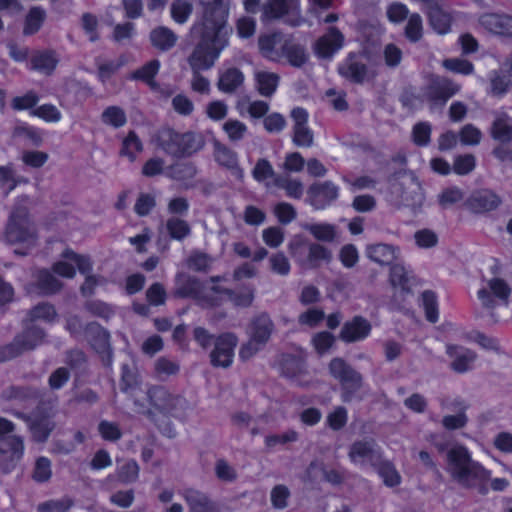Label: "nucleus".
Listing matches in <instances>:
<instances>
[{"label": "nucleus", "instance_id": "nucleus-1", "mask_svg": "<svg viewBox=\"0 0 512 512\" xmlns=\"http://www.w3.org/2000/svg\"><path fill=\"white\" fill-rule=\"evenodd\" d=\"M202 7L201 18L191 28L196 44L188 63L193 71L192 90L206 94L210 91V83L200 71L210 69L229 43V5L225 0H211L202 2Z\"/></svg>", "mask_w": 512, "mask_h": 512}, {"label": "nucleus", "instance_id": "nucleus-2", "mask_svg": "<svg viewBox=\"0 0 512 512\" xmlns=\"http://www.w3.org/2000/svg\"><path fill=\"white\" fill-rule=\"evenodd\" d=\"M156 144L165 154L176 158H188L204 146L203 138L193 132H178L171 127L160 129L156 135Z\"/></svg>", "mask_w": 512, "mask_h": 512}, {"label": "nucleus", "instance_id": "nucleus-3", "mask_svg": "<svg viewBox=\"0 0 512 512\" xmlns=\"http://www.w3.org/2000/svg\"><path fill=\"white\" fill-rule=\"evenodd\" d=\"M447 461L453 477L460 482L468 479L486 481L490 477V471L479 462L473 461L465 446L451 448L447 453Z\"/></svg>", "mask_w": 512, "mask_h": 512}, {"label": "nucleus", "instance_id": "nucleus-4", "mask_svg": "<svg viewBox=\"0 0 512 512\" xmlns=\"http://www.w3.org/2000/svg\"><path fill=\"white\" fill-rule=\"evenodd\" d=\"M174 296L180 299H193L203 309H213L223 305L224 299L221 296H214V293H206L204 284L194 276L177 274L175 280Z\"/></svg>", "mask_w": 512, "mask_h": 512}, {"label": "nucleus", "instance_id": "nucleus-5", "mask_svg": "<svg viewBox=\"0 0 512 512\" xmlns=\"http://www.w3.org/2000/svg\"><path fill=\"white\" fill-rule=\"evenodd\" d=\"M28 199L26 195L18 197L10 212L5 228V238L11 244L28 242L35 238L34 233L29 228L30 211Z\"/></svg>", "mask_w": 512, "mask_h": 512}, {"label": "nucleus", "instance_id": "nucleus-6", "mask_svg": "<svg viewBox=\"0 0 512 512\" xmlns=\"http://www.w3.org/2000/svg\"><path fill=\"white\" fill-rule=\"evenodd\" d=\"M329 374L338 381L342 388V400L350 402L361 389L363 377L345 359L334 357L328 364Z\"/></svg>", "mask_w": 512, "mask_h": 512}, {"label": "nucleus", "instance_id": "nucleus-7", "mask_svg": "<svg viewBox=\"0 0 512 512\" xmlns=\"http://www.w3.org/2000/svg\"><path fill=\"white\" fill-rule=\"evenodd\" d=\"M16 416L27 423L32 439L37 443L46 442L55 427L51 408L44 402H39L31 414L19 412Z\"/></svg>", "mask_w": 512, "mask_h": 512}, {"label": "nucleus", "instance_id": "nucleus-8", "mask_svg": "<svg viewBox=\"0 0 512 512\" xmlns=\"http://www.w3.org/2000/svg\"><path fill=\"white\" fill-rule=\"evenodd\" d=\"M458 91L459 86L452 80L438 75H432L421 88L422 99L426 100L431 108L444 107Z\"/></svg>", "mask_w": 512, "mask_h": 512}, {"label": "nucleus", "instance_id": "nucleus-9", "mask_svg": "<svg viewBox=\"0 0 512 512\" xmlns=\"http://www.w3.org/2000/svg\"><path fill=\"white\" fill-rule=\"evenodd\" d=\"M368 56L364 51L349 52L338 65V74L353 84H363L370 78L367 64Z\"/></svg>", "mask_w": 512, "mask_h": 512}, {"label": "nucleus", "instance_id": "nucleus-10", "mask_svg": "<svg viewBox=\"0 0 512 512\" xmlns=\"http://www.w3.org/2000/svg\"><path fill=\"white\" fill-rule=\"evenodd\" d=\"M65 328L71 337L78 338L85 335L93 346L102 348L109 346L108 331L95 321L84 324L79 316L73 315L66 320Z\"/></svg>", "mask_w": 512, "mask_h": 512}, {"label": "nucleus", "instance_id": "nucleus-11", "mask_svg": "<svg viewBox=\"0 0 512 512\" xmlns=\"http://www.w3.org/2000/svg\"><path fill=\"white\" fill-rule=\"evenodd\" d=\"M237 344L238 338L234 333L223 332L218 334L209 354L211 366L224 369L231 367L234 362Z\"/></svg>", "mask_w": 512, "mask_h": 512}, {"label": "nucleus", "instance_id": "nucleus-12", "mask_svg": "<svg viewBox=\"0 0 512 512\" xmlns=\"http://www.w3.org/2000/svg\"><path fill=\"white\" fill-rule=\"evenodd\" d=\"M307 194L314 209L324 210L339 197V187L330 180L315 182L309 186Z\"/></svg>", "mask_w": 512, "mask_h": 512}, {"label": "nucleus", "instance_id": "nucleus-13", "mask_svg": "<svg viewBox=\"0 0 512 512\" xmlns=\"http://www.w3.org/2000/svg\"><path fill=\"white\" fill-rule=\"evenodd\" d=\"M290 116L294 122L292 141L295 146L309 148L313 145L314 134L308 126L309 113L303 107H294Z\"/></svg>", "mask_w": 512, "mask_h": 512}, {"label": "nucleus", "instance_id": "nucleus-14", "mask_svg": "<svg viewBox=\"0 0 512 512\" xmlns=\"http://www.w3.org/2000/svg\"><path fill=\"white\" fill-rule=\"evenodd\" d=\"M0 454L7 458L2 461V470L5 473L13 471L24 455V441L21 436L9 435L0 437Z\"/></svg>", "mask_w": 512, "mask_h": 512}, {"label": "nucleus", "instance_id": "nucleus-15", "mask_svg": "<svg viewBox=\"0 0 512 512\" xmlns=\"http://www.w3.org/2000/svg\"><path fill=\"white\" fill-rule=\"evenodd\" d=\"M501 203V197L493 190L479 189L470 194L465 201V206L474 214H486L496 210Z\"/></svg>", "mask_w": 512, "mask_h": 512}, {"label": "nucleus", "instance_id": "nucleus-16", "mask_svg": "<svg viewBox=\"0 0 512 512\" xmlns=\"http://www.w3.org/2000/svg\"><path fill=\"white\" fill-rule=\"evenodd\" d=\"M488 286L490 290L481 288L477 292V297L484 308L494 309L496 307L494 297L506 304L508 303V299L511 295V288L504 279L494 277L489 280Z\"/></svg>", "mask_w": 512, "mask_h": 512}, {"label": "nucleus", "instance_id": "nucleus-17", "mask_svg": "<svg viewBox=\"0 0 512 512\" xmlns=\"http://www.w3.org/2000/svg\"><path fill=\"white\" fill-rule=\"evenodd\" d=\"M300 0H266L261 7V21L272 22L298 12Z\"/></svg>", "mask_w": 512, "mask_h": 512}, {"label": "nucleus", "instance_id": "nucleus-18", "mask_svg": "<svg viewBox=\"0 0 512 512\" xmlns=\"http://www.w3.org/2000/svg\"><path fill=\"white\" fill-rule=\"evenodd\" d=\"M344 41L343 33L337 27L331 26L324 35L316 40L314 44L315 53L323 59L331 58L343 47Z\"/></svg>", "mask_w": 512, "mask_h": 512}, {"label": "nucleus", "instance_id": "nucleus-19", "mask_svg": "<svg viewBox=\"0 0 512 512\" xmlns=\"http://www.w3.org/2000/svg\"><path fill=\"white\" fill-rule=\"evenodd\" d=\"M371 331V323L365 317L356 315L343 324L339 338L345 343H355L368 338Z\"/></svg>", "mask_w": 512, "mask_h": 512}, {"label": "nucleus", "instance_id": "nucleus-20", "mask_svg": "<svg viewBox=\"0 0 512 512\" xmlns=\"http://www.w3.org/2000/svg\"><path fill=\"white\" fill-rule=\"evenodd\" d=\"M479 22L490 33L512 39V15L486 13L480 17Z\"/></svg>", "mask_w": 512, "mask_h": 512}, {"label": "nucleus", "instance_id": "nucleus-21", "mask_svg": "<svg viewBox=\"0 0 512 512\" xmlns=\"http://www.w3.org/2000/svg\"><path fill=\"white\" fill-rule=\"evenodd\" d=\"M279 369L284 377L297 382L299 385L304 384L300 379L307 373V364L303 356L290 353L281 354Z\"/></svg>", "mask_w": 512, "mask_h": 512}, {"label": "nucleus", "instance_id": "nucleus-22", "mask_svg": "<svg viewBox=\"0 0 512 512\" xmlns=\"http://www.w3.org/2000/svg\"><path fill=\"white\" fill-rule=\"evenodd\" d=\"M446 354L453 358L450 367L456 373H465L470 370L476 359L474 351L456 344H448Z\"/></svg>", "mask_w": 512, "mask_h": 512}, {"label": "nucleus", "instance_id": "nucleus-23", "mask_svg": "<svg viewBox=\"0 0 512 512\" xmlns=\"http://www.w3.org/2000/svg\"><path fill=\"white\" fill-rule=\"evenodd\" d=\"M210 292L214 293V296H221L224 300V297H227L235 307L247 308L254 301V290L251 287H244L240 291H236L231 288L213 285Z\"/></svg>", "mask_w": 512, "mask_h": 512}, {"label": "nucleus", "instance_id": "nucleus-24", "mask_svg": "<svg viewBox=\"0 0 512 512\" xmlns=\"http://www.w3.org/2000/svg\"><path fill=\"white\" fill-rule=\"evenodd\" d=\"M280 58H285L291 66L296 68L302 67L308 61L305 48L295 42L292 36H286L281 43L278 60Z\"/></svg>", "mask_w": 512, "mask_h": 512}, {"label": "nucleus", "instance_id": "nucleus-25", "mask_svg": "<svg viewBox=\"0 0 512 512\" xmlns=\"http://www.w3.org/2000/svg\"><path fill=\"white\" fill-rule=\"evenodd\" d=\"M250 338L260 344L265 345L274 330V323L268 313H260L255 316L250 323Z\"/></svg>", "mask_w": 512, "mask_h": 512}, {"label": "nucleus", "instance_id": "nucleus-26", "mask_svg": "<svg viewBox=\"0 0 512 512\" xmlns=\"http://www.w3.org/2000/svg\"><path fill=\"white\" fill-rule=\"evenodd\" d=\"M189 512H221L217 505L203 492L188 488L182 493Z\"/></svg>", "mask_w": 512, "mask_h": 512}, {"label": "nucleus", "instance_id": "nucleus-27", "mask_svg": "<svg viewBox=\"0 0 512 512\" xmlns=\"http://www.w3.org/2000/svg\"><path fill=\"white\" fill-rule=\"evenodd\" d=\"M46 333L44 329L36 325H25L22 332L18 333L14 338L18 343L22 352L34 350L44 342Z\"/></svg>", "mask_w": 512, "mask_h": 512}, {"label": "nucleus", "instance_id": "nucleus-28", "mask_svg": "<svg viewBox=\"0 0 512 512\" xmlns=\"http://www.w3.org/2000/svg\"><path fill=\"white\" fill-rule=\"evenodd\" d=\"M149 40L155 49L161 52H167L176 45L178 37L170 28L157 26L150 31Z\"/></svg>", "mask_w": 512, "mask_h": 512}, {"label": "nucleus", "instance_id": "nucleus-29", "mask_svg": "<svg viewBox=\"0 0 512 512\" xmlns=\"http://www.w3.org/2000/svg\"><path fill=\"white\" fill-rule=\"evenodd\" d=\"M160 67V61L158 59H152L140 68L132 71L128 78L130 80L141 81L147 84L152 90H155L158 88V83L155 81V78L160 71Z\"/></svg>", "mask_w": 512, "mask_h": 512}, {"label": "nucleus", "instance_id": "nucleus-30", "mask_svg": "<svg viewBox=\"0 0 512 512\" xmlns=\"http://www.w3.org/2000/svg\"><path fill=\"white\" fill-rule=\"evenodd\" d=\"M432 29L438 34L444 35L451 31L453 17L441 7V3L431 7L426 12Z\"/></svg>", "mask_w": 512, "mask_h": 512}, {"label": "nucleus", "instance_id": "nucleus-31", "mask_svg": "<svg viewBox=\"0 0 512 512\" xmlns=\"http://www.w3.org/2000/svg\"><path fill=\"white\" fill-rule=\"evenodd\" d=\"M59 63L57 53L53 49H46L34 54L30 59L31 68L51 75Z\"/></svg>", "mask_w": 512, "mask_h": 512}, {"label": "nucleus", "instance_id": "nucleus-32", "mask_svg": "<svg viewBox=\"0 0 512 512\" xmlns=\"http://www.w3.org/2000/svg\"><path fill=\"white\" fill-rule=\"evenodd\" d=\"M286 38L281 32L262 34L258 38V47L264 57L278 60L280 46Z\"/></svg>", "mask_w": 512, "mask_h": 512}, {"label": "nucleus", "instance_id": "nucleus-33", "mask_svg": "<svg viewBox=\"0 0 512 512\" xmlns=\"http://www.w3.org/2000/svg\"><path fill=\"white\" fill-rule=\"evenodd\" d=\"M396 252L395 246L385 243L369 245L366 250L368 258L381 266L391 265L397 257Z\"/></svg>", "mask_w": 512, "mask_h": 512}, {"label": "nucleus", "instance_id": "nucleus-34", "mask_svg": "<svg viewBox=\"0 0 512 512\" xmlns=\"http://www.w3.org/2000/svg\"><path fill=\"white\" fill-rule=\"evenodd\" d=\"M244 83L243 72L236 67H230L219 74L218 89L224 93H234Z\"/></svg>", "mask_w": 512, "mask_h": 512}, {"label": "nucleus", "instance_id": "nucleus-35", "mask_svg": "<svg viewBox=\"0 0 512 512\" xmlns=\"http://www.w3.org/2000/svg\"><path fill=\"white\" fill-rule=\"evenodd\" d=\"M35 287L41 295H54L58 293L63 284L48 269H40L36 274Z\"/></svg>", "mask_w": 512, "mask_h": 512}, {"label": "nucleus", "instance_id": "nucleus-36", "mask_svg": "<svg viewBox=\"0 0 512 512\" xmlns=\"http://www.w3.org/2000/svg\"><path fill=\"white\" fill-rule=\"evenodd\" d=\"M150 403L163 412H170L175 405L176 398L163 386H153L148 390Z\"/></svg>", "mask_w": 512, "mask_h": 512}, {"label": "nucleus", "instance_id": "nucleus-37", "mask_svg": "<svg viewBox=\"0 0 512 512\" xmlns=\"http://www.w3.org/2000/svg\"><path fill=\"white\" fill-rule=\"evenodd\" d=\"M46 20V11L41 6H33L24 18L23 35L33 36L42 28Z\"/></svg>", "mask_w": 512, "mask_h": 512}, {"label": "nucleus", "instance_id": "nucleus-38", "mask_svg": "<svg viewBox=\"0 0 512 512\" xmlns=\"http://www.w3.org/2000/svg\"><path fill=\"white\" fill-rule=\"evenodd\" d=\"M372 466L382 478L385 486L393 488L401 484V475L391 461L381 460L379 462H372Z\"/></svg>", "mask_w": 512, "mask_h": 512}, {"label": "nucleus", "instance_id": "nucleus-39", "mask_svg": "<svg viewBox=\"0 0 512 512\" xmlns=\"http://www.w3.org/2000/svg\"><path fill=\"white\" fill-rule=\"evenodd\" d=\"M215 161L231 171H237L242 175L243 171L239 167L237 154L227 146L217 143L214 150Z\"/></svg>", "mask_w": 512, "mask_h": 512}, {"label": "nucleus", "instance_id": "nucleus-40", "mask_svg": "<svg viewBox=\"0 0 512 512\" xmlns=\"http://www.w3.org/2000/svg\"><path fill=\"white\" fill-rule=\"evenodd\" d=\"M256 88L260 95L271 97L277 90L280 77L273 72L260 71L255 76Z\"/></svg>", "mask_w": 512, "mask_h": 512}, {"label": "nucleus", "instance_id": "nucleus-41", "mask_svg": "<svg viewBox=\"0 0 512 512\" xmlns=\"http://www.w3.org/2000/svg\"><path fill=\"white\" fill-rule=\"evenodd\" d=\"M421 306L428 322L435 324L439 320V304L437 294L432 290L421 293Z\"/></svg>", "mask_w": 512, "mask_h": 512}, {"label": "nucleus", "instance_id": "nucleus-42", "mask_svg": "<svg viewBox=\"0 0 512 512\" xmlns=\"http://www.w3.org/2000/svg\"><path fill=\"white\" fill-rule=\"evenodd\" d=\"M3 396L7 400H36L39 397V390L31 386L11 385L4 390Z\"/></svg>", "mask_w": 512, "mask_h": 512}, {"label": "nucleus", "instance_id": "nucleus-43", "mask_svg": "<svg viewBox=\"0 0 512 512\" xmlns=\"http://www.w3.org/2000/svg\"><path fill=\"white\" fill-rule=\"evenodd\" d=\"M389 281L394 288H400L405 293H410V282L405 267L401 264H391Z\"/></svg>", "mask_w": 512, "mask_h": 512}, {"label": "nucleus", "instance_id": "nucleus-44", "mask_svg": "<svg viewBox=\"0 0 512 512\" xmlns=\"http://www.w3.org/2000/svg\"><path fill=\"white\" fill-rule=\"evenodd\" d=\"M32 117H37L46 123H57L62 119L61 111L52 103L37 106L29 112Z\"/></svg>", "mask_w": 512, "mask_h": 512}, {"label": "nucleus", "instance_id": "nucleus-45", "mask_svg": "<svg viewBox=\"0 0 512 512\" xmlns=\"http://www.w3.org/2000/svg\"><path fill=\"white\" fill-rule=\"evenodd\" d=\"M143 150V144L135 131L131 130L122 142L120 154L128 157L133 162L136 159V154Z\"/></svg>", "mask_w": 512, "mask_h": 512}, {"label": "nucleus", "instance_id": "nucleus-46", "mask_svg": "<svg viewBox=\"0 0 512 512\" xmlns=\"http://www.w3.org/2000/svg\"><path fill=\"white\" fill-rule=\"evenodd\" d=\"M166 230L169 236L177 241L184 240L191 233L188 222L177 217H171L166 221Z\"/></svg>", "mask_w": 512, "mask_h": 512}, {"label": "nucleus", "instance_id": "nucleus-47", "mask_svg": "<svg viewBox=\"0 0 512 512\" xmlns=\"http://www.w3.org/2000/svg\"><path fill=\"white\" fill-rule=\"evenodd\" d=\"M193 12V5L187 0H174L170 6V14L177 24H184L188 21Z\"/></svg>", "mask_w": 512, "mask_h": 512}, {"label": "nucleus", "instance_id": "nucleus-48", "mask_svg": "<svg viewBox=\"0 0 512 512\" xmlns=\"http://www.w3.org/2000/svg\"><path fill=\"white\" fill-rule=\"evenodd\" d=\"M102 122L114 128L123 127L127 122L125 111L119 106H108L101 115Z\"/></svg>", "mask_w": 512, "mask_h": 512}, {"label": "nucleus", "instance_id": "nucleus-49", "mask_svg": "<svg viewBox=\"0 0 512 512\" xmlns=\"http://www.w3.org/2000/svg\"><path fill=\"white\" fill-rule=\"evenodd\" d=\"M304 229L309 231L316 240L332 242L336 237L335 226L328 223L306 224Z\"/></svg>", "mask_w": 512, "mask_h": 512}, {"label": "nucleus", "instance_id": "nucleus-50", "mask_svg": "<svg viewBox=\"0 0 512 512\" xmlns=\"http://www.w3.org/2000/svg\"><path fill=\"white\" fill-rule=\"evenodd\" d=\"M40 100L39 95L33 91L29 90L25 94L21 96H15L11 100V108L14 111H26L29 112L37 107V104Z\"/></svg>", "mask_w": 512, "mask_h": 512}, {"label": "nucleus", "instance_id": "nucleus-51", "mask_svg": "<svg viewBox=\"0 0 512 512\" xmlns=\"http://www.w3.org/2000/svg\"><path fill=\"white\" fill-rule=\"evenodd\" d=\"M28 316L31 322L36 320L52 322L57 317V312L52 304L43 302L31 308L28 312Z\"/></svg>", "mask_w": 512, "mask_h": 512}, {"label": "nucleus", "instance_id": "nucleus-52", "mask_svg": "<svg viewBox=\"0 0 512 512\" xmlns=\"http://www.w3.org/2000/svg\"><path fill=\"white\" fill-rule=\"evenodd\" d=\"M332 259L331 251L318 243H311L308 248L307 261L311 267H318L321 261L330 262Z\"/></svg>", "mask_w": 512, "mask_h": 512}, {"label": "nucleus", "instance_id": "nucleus-53", "mask_svg": "<svg viewBox=\"0 0 512 512\" xmlns=\"http://www.w3.org/2000/svg\"><path fill=\"white\" fill-rule=\"evenodd\" d=\"M252 177L255 181L262 183L268 179H273L275 181V177L279 176L275 173L269 160L266 158H260L252 169Z\"/></svg>", "mask_w": 512, "mask_h": 512}, {"label": "nucleus", "instance_id": "nucleus-54", "mask_svg": "<svg viewBox=\"0 0 512 512\" xmlns=\"http://www.w3.org/2000/svg\"><path fill=\"white\" fill-rule=\"evenodd\" d=\"M405 37L412 43L418 42L423 36V21L418 13H412L405 26Z\"/></svg>", "mask_w": 512, "mask_h": 512}, {"label": "nucleus", "instance_id": "nucleus-55", "mask_svg": "<svg viewBox=\"0 0 512 512\" xmlns=\"http://www.w3.org/2000/svg\"><path fill=\"white\" fill-rule=\"evenodd\" d=\"M274 185L283 188L290 198L300 199L303 196L304 187L299 180L275 177Z\"/></svg>", "mask_w": 512, "mask_h": 512}, {"label": "nucleus", "instance_id": "nucleus-56", "mask_svg": "<svg viewBox=\"0 0 512 512\" xmlns=\"http://www.w3.org/2000/svg\"><path fill=\"white\" fill-rule=\"evenodd\" d=\"M74 506V500L68 496L51 499L38 505L39 512H68Z\"/></svg>", "mask_w": 512, "mask_h": 512}, {"label": "nucleus", "instance_id": "nucleus-57", "mask_svg": "<svg viewBox=\"0 0 512 512\" xmlns=\"http://www.w3.org/2000/svg\"><path fill=\"white\" fill-rule=\"evenodd\" d=\"M491 136L494 140L502 143L512 141V125L503 118H497L493 121L491 127Z\"/></svg>", "mask_w": 512, "mask_h": 512}, {"label": "nucleus", "instance_id": "nucleus-58", "mask_svg": "<svg viewBox=\"0 0 512 512\" xmlns=\"http://www.w3.org/2000/svg\"><path fill=\"white\" fill-rule=\"evenodd\" d=\"M432 127L429 122H418L412 128V141L418 147H425L431 141Z\"/></svg>", "mask_w": 512, "mask_h": 512}, {"label": "nucleus", "instance_id": "nucleus-59", "mask_svg": "<svg viewBox=\"0 0 512 512\" xmlns=\"http://www.w3.org/2000/svg\"><path fill=\"white\" fill-rule=\"evenodd\" d=\"M348 422V411L344 406H337L327 415L326 425L333 431L343 429Z\"/></svg>", "mask_w": 512, "mask_h": 512}, {"label": "nucleus", "instance_id": "nucleus-60", "mask_svg": "<svg viewBox=\"0 0 512 512\" xmlns=\"http://www.w3.org/2000/svg\"><path fill=\"white\" fill-rule=\"evenodd\" d=\"M85 309L91 315L109 320L114 316V310L111 305L102 300H89L85 303Z\"/></svg>", "mask_w": 512, "mask_h": 512}, {"label": "nucleus", "instance_id": "nucleus-61", "mask_svg": "<svg viewBox=\"0 0 512 512\" xmlns=\"http://www.w3.org/2000/svg\"><path fill=\"white\" fill-rule=\"evenodd\" d=\"M98 432L103 440L116 442L122 438L119 425L108 420H101L98 424Z\"/></svg>", "mask_w": 512, "mask_h": 512}, {"label": "nucleus", "instance_id": "nucleus-62", "mask_svg": "<svg viewBox=\"0 0 512 512\" xmlns=\"http://www.w3.org/2000/svg\"><path fill=\"white\" fill-rule=\"evenodd\" d=\"M476 167V158L473 154H463L455 157L453 171L457 175H467Z\"/></svg>", "mask_w": 512, "mask_h": 512}, {"label": "nucleus", "instance_id": "nucleus-63", "mask_svg": "<svg viewBox=\"0 0 512 512\" xmlns=\"http://www.w3.org/2000/svg\"><path fill=\"white\" fill-rule=\"evenodd\" d=\"M52 476L51 461L40 456L36 459L32 477L38 483L47 482Z\"/></svg>", "mask_w": 512, "mask_h": 512}, {"label": "nucleus", "instance_id": "nucleus-64", "mask_svg": "<svg viewBox=\"0 0 512 512\" xmlns=\"http://www.w3.org/2000/svg\"><path fill=\"white\" fill-rule=\"evenodd\" d=\"M511 85L509 76L495 71L490 78L491 94L501 97L505 95Z\"/></svg>", "mask_w": 512, "mask_h": 512}]
</instances>
